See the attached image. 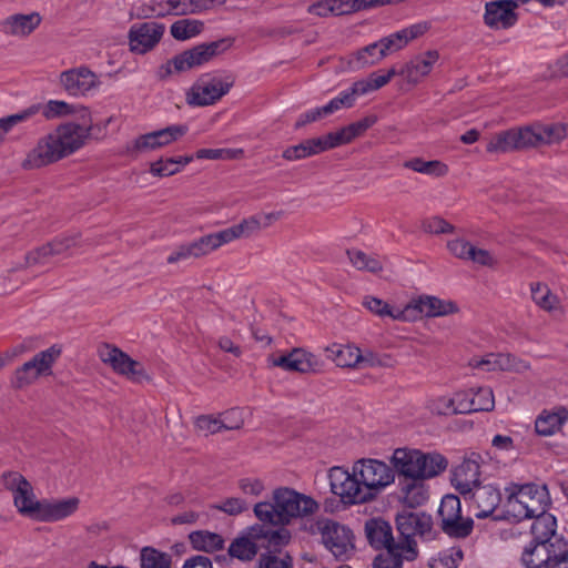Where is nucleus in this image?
<instances>
[{
  "label": "nucleus",
  "mask_w": 568,
  "mask_h": 568,
  "mask_svg": "<svg viewBox=\"0 0 568 568\" xmlns=\"http://www.w3.org/2000/svg\"><path fill=\"white\" fill-rule=\"evenodd\" d=\"M98 354L100 359L105 365H109L116 374L135 383L149 379L144 366L140 362L131 358L120 348L110 344H103L99 347Z\"/></svg>",
  "instance_id": "2eb2a0df"
},
{
  "label": "nucleus",
  "mask_w": 568,
  "mask_h": 568,
  "mask_svg": "<svg viewBox=\"0 0 568 568\" xmlns=\"http://www.w3.org/2000/svg\"><path fill=\"white\" fill-rule=\"evenodd\" d=\"M1 484L11 494L18 514L33 520L41 499L37 497L31 483L18 471H6L1 476Z\"/></svg>",
  "instance_id": "6e6552de"
},
{
  "label": "nucleus",
  "mask_w": 568,
  "mask_h": 568,
  "mask_svg": "<svg viewBox=\"0 0 568 568\" xmlns=\"http://www.w3.org/2000/svg\"><path fill=\"white\" fill-rule=\"evenodd\" d=\"M189 131L185 124H172L166 128L155 130L139 135L133 141V150L140 153H146L166 148L182 139Z\"/></svg>",
  "instance_id": "aec40b11"
},
{
  "label": "nucleus",
  "mask_w": 568,
  "mask_h": 568,
  "mask_svg": "<svg viewBox=\"0 0 568 568\" xmlns=\"http://www.w3.org/2000/svg\"><path fill=\"white\" fill-rule=\"evenodd\" d=\"M213 508L230 516H236L248 509V503L243 497H229L214 505Z\"/></svg>",
  "instance_id": "774afa93"
},
{
  "label": "nucleus",
  "mask_w": 568,
  "mask_h": 568,
  "mask_svg": "<svg viewBox=\"0 0 568 568\" xmlns=\"http://www.w3.org/2000/svg\"><path fill=\"white\" fill-rule=\"evenodd\" d=\"M562 540V538H556L552 544L528 541L520 554L521 566L524 568H550L556 558L559 541Z\"/></svg>",
  "instance_id": "4be33fe9"
},
{
  "label": "nucleus",
  "mask_w": 568,
  "mask_h": 568,
  "mask_svg": "<svg viewBox=\"0 0 568 568\" xmlns=\"http://www.w3.org/2000/svg\"><path fill=\"white\" fill-rule=\"evenodd\" d=\"M429 29V22L420 21L379 39L385 55L403 50L410 41L426 34Z\"/></svg>",
  "instance_id": "a878e982"
},
{
  "label": "nucleus",
  "mask_w": 568,
  "mask_h": 568,
  "mask_svg": "<svg viewBox=\"0 0 568 568\" xmlns=\"http://www.w3.org/2000/svg\"><path fill=\"white\" fill-rule=\"evenodd\" d=\"M58 83L65 94L72 98L93 97L102 85L100 75L87 65L62 71L58 77Z\"/></svg>",
  "instance_id": "9d476101"
},
{
  "label": "nucleus",
  "mask_w": 568,
  "mask_h": 568,
  "mask_svg": "<svg viewBox=\"0 0 568 568\" xmlns=\"http://www.w3.org/2000/svg\"><path fill=\"white\" fill-rule=\"evenodd\" d=\"M258 532H262V529L252 528L247 535L234 539L229 547L231 557L243 561L253 559L258 550L255 542V538L260 537Z\"/></svg>",
  "instance_id": "79ce46f5"
},
{
  "label": "nucleus",
  "mask_w": 568,
  "mask_h": 568,
  "mask_svg": "<svg viewBox=\"0 0 568 568\" xmlns=\"http://www.w3.org/2000/svg\"><path fill=\"white\" fill-rule=\"evenodd\" d=\"M236 486L245 499L258 498L264 494L266 489L264 480L254 476L240 478L236 483Z\"/></svg>",
  "instance_id": "bf43d9fd"
},
{
  "label": "nucleus",
  "mask_w": 568,
  "mask_h": 568,
  "mask_svg": "<svg viewBox=\"0 0 568 568\" xmlns=\"http://www.w3.org/2000/svg\"><path fill=\"white\" fill-rule=\"evenodd\" d=\"M481 462L479 454L471 453L452 471L450 483L464 498H467L471 490L481 484Z\"/></svg>",
  "instance_id": "6ab92c4d"
},
{
  "label": "nucleus",
  "mask_w": 568,
  "mask_h": 568,
  "mask_svg": "<svg viewBox=\"0 0 568 568\" xmlns=\"http://www.w3.org/2000/svg\"><path fill=\"white\" fill-rule=\"evenodd\" d=\"M568 419V412L560 407L556 410H544L535 422L536 433L540 436L556 434Z\"/></svg>",
  "instance_id": "58836bf2"
},
{
  "label": "nucleus",
  "mask_w": 568,
  "mask_h": 568,
  "mask_svg": "<svg viewBox=\"0 0 568 568\" xmlns=\"http://www.w3.org/2000/svg\"><path fill=\"white\" fill-rule=\"evenodd\" d=\"M98 354L100 359L105 365H109L116 374L135 383L149 379L144 366L140 362L131 358L120 348L110 344H103L99 347Z\"/></svg>",
  "instance_id": "4468645a"
},
{
  "label": "nucleus",
  "mask_w": 568,
  "mask_h": 568,
  "mask_svg": "<svg viewBox=\"0 0 568 568\" xmlns=\"http://www.w3.org/2000/svg\"><path fill=\"white\" fill-rule=\"evenodd\" d=\"M357 97L358 95L355 92L354 87L352 85L349 89L342 91L337 97H335L327 104H325V111L329 112V114H333L334 112L343 108H351L354 105Z\"/></svg>",
  "instance_id": "338daca9"
},
{
  "label": "nucleus",
  "mask_w": 568,
  "mask_h": 568,
  "mask_svg": "<svg viewBox=\"0 0 568 568\" xmlns=\"http://www.w3.org/2000/svg\"><path fill=\"white\" fill-rule=\"evenodd\" d=\"M377 122L376 115H368L357 122L351 123L336 132H329L333 149L352 142Z\"/></svg>",
  "instance_id": "c9c22d12"
},
{
  "label": "nucleus",
  "mask_w": 568,
  "mask_h": 568,
  "mask_svg": "<svg viewBox=\"0 0 568 568\" xmlns=\"http://www.w3.org/2000/svg\"><path fill=\"white\" fill-rule=\"evenodd\" d=\"M40 112L39 105H30L17 113L0 118V145H2L8 134L20 123L30 120Z\"/></svg>",
  "instance_id": "de8ad7c7"
},
{
  "label": "nucleus",
  "mask_w": 568,
  "mask_h": 568,
  "mask_svg": "<svg viewBox=\"0 0 568 568\" xmlns=\"http://www.w3.org/2000/svg\"><path fill=\"white\" fill-rule=\"evenodd\" d=\"M507 507L518 519L532 518L545 513L551 505V498L546 484L527 483L510 484L505 489Z\"/></svg>",
  "instance_id": "39448f33"
},
{
  "label": "nucleus",
  "mask_w": 568,
  "mask_h": 568,
  "mask_svg": "<svg viewBox=\"0 0 568 568\" xmlns=\"http://www.w3.org/2000/svg\"><path fill=\"white\" fill-rule=\"evenodd\" d=\"M164 33L163 23L155 21L134 23L128 32L129 49L132 53L145 54L161 42Z\"/></svg>",
  "instance_id": "f3484780"
},
{
  "label": "nucleus",
  "mask_w": 568,
  "mask_h": 568,
  "mask_svg": "<svg viewBox=\"0 0 568 568\" xmlns=\"http://www.w3.org/2000/svg\"><path fill=\"white\" fill-rule=\"evenodd\" d=\"M324 546L338 559H348L354 551L352 530L336 521L322 519L316 523Z\"/></svg>",
  "instance_id": "f8f14e48"
},
{
  "label": "nucleus",
  "mask_w": 568,
  "mask_h": 568,
  "mask_svg": "<svg viewBox=\"0 0 568 568\" xmlns=\"http://www.w3.org/2000/svg\"><path fill=\"white\" fill-rule=\"evenodd\" d=\"M203 22L196 19H181L170 27L171 36L178 41H185L199 36L203 30Z\"/></svg>",
  "instance_id": "3c124183"
},
{
  "label": "nucleus",
  "mask_w": 568,
  "mask_h": 568,
  "mask_svg": "<svg viewBox=\"0 0 568 568\" xmlns=\"http://www.w3.org/2000/svg\"><path fill=\"white\" fill-rule=\"evenodd\" d=\"M267 363L272 367L300 374H318L324 367L320 356L302 347L293 348L287 353L273 354L268 356Z\"/></svg>",
  "instance_id": "ddd939ff"
},
{
  "label": "nucleus",
  "mask_w": 568,
  "mask_h": 568,
  "mask_svg": "<svg viewBox=\"0 0 568 568\" xmlns=\"http://www.w3.org/2000/svg\"><path fill=\"white\" fill-rule=\"evenodd\" d=\"M535 520L531 524L530 531L532 535V541L552 544V541L557 538L556 529H557V520L556 517L547 510L541 514H537L534 516Z\"/></svg>",
  "instance_id": "a19ab883"
},
{
  "label": "nucleus",
  "mask_w": 568,
  "mask_h": 568,
  "mask_svg": "<svg viewBox=\"0 0 568 568\" xmlns=\"http://www.w3.org/2000/svg\"><path fill=\"white\" fill-rule=\"evenodd\" d=\"M406 169L416 173L425 174L433 178H443L448 174V165L439 160L425 161L422 158H413L404 163Z\"/></svg>",
  "instance_id": "49530a36"
},
{
  "label": "nucleus",
  "mask_w": 568,
  "mask_h": 568,
  "mask_svg": "<svg viewBox=\"0 0 568 568\" xmlns=\"http://www.w3.org/2000/svg\"><path fill=\"white\" fill-rule=\"evenodd\" d=\"M222 430L240 429L245 423V410L242 408H232L220 416Z\"/></svg>",
  "instance_id": "69168bd1"
},
{
  "label": "nucleus",
  "mask_w": 568,
  "mask_h": 568,
  "mask_svg": "<svg viewBox=\"0 0 568 568\" xmlns=\"http://www.w3.org/2000/svg\"><path fill=\"white\" fill-rule=\"evenodd\" d=\"M516 130L519 149L537 146L542 144L539 123L523 128H516Z\"/></svg>",
  "instance_id": "680f3d73"
},
{
  "label": "nucleus",
  "mask_w": 568,
  "mask_h": 568,
  "mask_svg": "<svg viewBox=\"0 0 568 568\" xmlns=\"http://www.w3.org/2000/svg\"><path fill=\"white\" fill-rule=\"evenodd\" d=\"M40 106L42 115L47 120H53L62 116H68L74 113H80V118L83 120L82 123H92L90 111L82 105H74L63 100H49L43 106Z\"/></svg>",
  "instance_id": "f704fd0d"
},
{
  "label": "nucleus",
  "mask_w": 568,
  "mask_h": 568,
  "mask_svg": "<svg viewBox=\"0 0 568 568\" xmlns=\"http://www.w3.org/2000/svg\"><path fill=\"white\" fill-rule=\"evenodd\" d=\"M542 144L560 142L568 136V123L540 124Z\"/></svg>",
  "instance_id": "0e129e2a"
},
{
  "label": "nucleus",
  "mask_w": 568,
  "mask_h": 568,
  "mask_svg": "<svg viewBox=\"0 0 568 568\" xmlns=\"http://www.w3.org/2000/svg\"><path fill=\"white\" fill-rule=\"evenodd\" d=\"M517 2L514 0H494L485 3L483 21L491 30H506L518 20Z\"/></svg>",
  "instance_id": "412c9836"
},
{
  "label": "nucleus",
  "mask_w": 568,
  "mask_h": 568,
  "mask_svg": "<svg viewBox=\"0 0 568 568\" xmlns=\"http://www.w3.org/2000/svg\"><path fill=\"white\" fill-rule=\"evenodd\" d=\"M72 240L57 239L45 245L30 251L26 255L24 266L32 267L47 264L53 255L62 254L71 247Z\"/></svg>",
  "instance_id": "473e14b6"
},
{
  "label": "nucleus",
  "mask_w": 568,
  "mask_h": 568,
  "mask_svg": "<svg viewBox=\"0 0 568 568\" xmlns=\"http://www.w3.org/2000/svg\"><path fill=\"white\" fill-rule=\"evenodd\" d=\"M438 516L443 531L450 537L466 538L473 531L474 520L462 515V503L455 495L448 494L442 498Z\"/></svg>",
  "instance_id": "9b49d317"
},
{
  "label": "nucleus",
  "mask_w": 568,
  "mask_h": 568,
  "mask_svg": "<svg viewBox=\"0 0 568 568\" xmlns=\"http://www.w3.org/2000/svg\"><path fill=\"white\" fill-rule=\"evenodd\" d=\"M100 124L78 123L74 121L59 124L40 136L21 162L24 170L47 168L80 150Z\"/></svg>",
  "instance_id": "f03ea898"
},
{
  "label": "nucleus",
  "mask_w": 568,
  "mask_h": 568,
  "mask_svg": "<svg viewBox=\"0 0 568 568\" xmlns=\"http://www.w3.org/2000/svg\"><path fill=\"white\" fill-rule=\"evenodd\" d=\"M347 256L351 264L359 271L377 273L382 270V264L377 258L369 256L359 250H348Z\"/></svg>",
  "instance_id": "13d9d810"
},
{
  "label": "nucleus",
  "mask_w": 568,
  "mask_h": 568,
  "mask_svg": "<svg viewBox=\"0 0 568 568\" xmlns=\"http://www.w3.org/2000/svg\"><path fill=\"white\" fill-rule=\"evenodd\" d=\"M386 58L379 40L353 53L348 60L352 70L375 65Z\"/></svg>",
  "instance_id": "37998d69"
},
{
  "label": "nucleus",
  "mask_w": 568,
  "mask_h": 568,
  "mask_svg": "<svg viewBox=\"0 0 568 568\" xmlns=\"http://www.w3.org/2000/svg\"><path fill=\"white\" fill-rule=\"evenodd\" d=\"M327 358L343 368H357L359 361V347L353 344H332L326 347Z\"/></svg>",
  "instance_id": "ea45409f"
},
{
  "label": "nucleus",
  "mask_w": 568,
  "mask_h": 568,
  "mask_svg": "<svg viewBox=\"0 0 568 568\" xmlns=\"http://www.w3.org/2000/svg\"><path fill=\"white\" fill-rule=\"evenodd\" d=\"M317 509L318 504L312 497L281 487L273 491V503H257L254 506V514L264 524L284 526L294 518L313 515Z\"/></svg>",
  "instance_id": "7ed1b4c3"
},
{
  "label": "nucleus",
  "mask_w": 568,
  "mask_h": 568,
  "mask_svg": "<svg viewBox=\"0 0 568 568\" xmlns=\"http://www.w3.org/2000/svg\"><path fill=\"white\" fill-rule=\"evenodd\" d=\"M463 560V551L459 547H452L439 552L429 561L430 568H457Z\"/></svg>",
  "instance_id": "052dcab7"
},
{
  "label": "nucleus",
  "mask_w": 568,
  "mask_h": 568,
  "mask_svg": "<svg viewBox=\"0 0 568 568\" xmlns=\"http://www.w3.org/2000/svg\"><path fill=\"white\" fill-rule=\"evenodd\" d=\"M363 306L374 315L381 318H390L393 321L407 322V311L405 305H390L387 302L374 297L365 296L362 302Z\"/></svg>",
  "instance_id": "e433bc0d"
},
{
  "label": "nucleus",
  "mask_w": 568,
  "mask_h": 568,
  "mask_svg": "<svg viewBox=\"0 0 568 568\" xmlns=\"http://www.w3.org/2000/svg\"><path fill=\"white\" fill-rule=\"evenodd\" d=\"M430 478H403L399 479L398 490L404 505L415 508L428 500V488L425 480Z\"/></svg>",
  "instance_id": "2f4dec72"
},
{
  "label": "nucleus",
  "mask_w": 568,
  "mask_h": 568,
  "mask_svg": "<svg viewBox=\"0 0 568 568\" xmlns=\"http://www.w3.org/2000/svg\"><path fill=\"white\" fill-rule=\"evenodd\" d=\"M80 499L68 497L61 499H41L33 520L40 523H55L71 517L79 509Z\"/></svg>",
  "instance_id": "5701e85b"
},
{
  "label": "nucleus",
  "mask_w": 568,
  "mask_h": 568,
  "mask_svg": "<svg viewBox=\"0 0 568 568\" xmlns=\"http://www.w3.org/2000/svg\"><path fill=\"white\" fill-rule=\"evenodd\" d=\"M331 149H333V145L327 133L322 136L306 139L296 145L287 146L283 151L282 156L287 161H298Z\"/></svg>",
  "instance_id": "c85d7f7f"
},
{
  "label": "nucleus",
  "mask_w": 568,
  "mask_h": 568,
  "mask_svg": "<svg viewBox=\"0 0 568 568\" xmlns=\"http://www.w3.org/2000/svg\"><path fill=\"white\" fill-rule=\"evenodd\" d=\"M439 59L440 54L435 49L416 54L397 70L398 77L403 79L404 85L415 88L432 73Z\"/></svg>",
  "instance_id": "a211bd4d"
},
{
  "label": "nucleus",
  "mask_w": 568,
  "mask_h": 568,
  "mask_svg": "<svg viewBox=\"0 0 568 568\" xmlns=\"http://www.w3.org/2000/svg\"><path fill=\"white\" fill-rule=\"evenodd\" d=\"M367 538L371 545L377 549L400 547V542H395L392 536V527L383 519H372L365 526Z\"/></svg>",
  "instance_id": "72a5a7b5"
},
{
  "label": "nucleus",
  "mask_w": 568,
  "mask_h": 568,
  "mask_svg": "<svg viewBox=\"0 0 568 568\" xmlns=\"http://www.w3.org/2000/svg\"><path fill=\"white\" fill-rule=\"evenodd\" d=\"M469 414L479 412H491L495 408V395L490 387L469 388Z\"/></svg>",
  "instance_id": "09e8293b"
},
{
  "label": "nucleus",
  "mask_w": 568,
  "mask_h": 568,
  "mask_svg": "<svg viewBox=\"0 0 568 568\" xmlns=\"http://www.w3.org/2000/svg\"><path fill=\"white\" fill-rule=\"evenodd\" d=\"M470 366L486 372L507 371L519 374L530 369L529 362L513 354H489L480 359L473 358Z\"/></svg>",
  "instance_id": "393cba45"
},
{
  "label": "nucleus",
  "mask_w": 568,
  "mask_h": 568,
  "mask_svg": "<svg viewBox=\"0 0 568 568\" xmlns=\"http://www.w3.org/2000/svg\"><path fill=\"white\" fill-rule=\"evenodd\" d=\"M243 155L241 149H200L195 152L193 159L197 160H232L240 159Z\"/></svg>",
  "instance_id": "e2e57ef3"
},
{
  "label": "nucleus",
  "mask_w": 568,
  "mask_h": 568,
  "mask_svg": "<svg viewBox=\"0 0 568 568\" xmlns=\"http://www.w3.org/2000/svg\"><path fill=\"white\" fill-rule=\"evenodd\" d=\"M171 555L152 547H144L140 552V568H171Z\"/></svg>",
  "instance_id": "5fc2aeb1"
},
{
  "label": "nucleus",
  "mask_w": 568,
  "mask_h": 568,
  "mask_svg": "<svg viewBox=\"0 0 568 568\" xmlns=\"http://www.w3.org/2000/svg\"><path fill=\"white\" fill-rule=\"evenodd\" d=\"M532 301L544 311L554 312L560 308V298L545 284L531 285Z\"/></svg>",
  "instance_id": "603ef678"
},
{
  "label": "nucleus",
  "mask_w": 568,
  "mask_h": 568,
  "mask_svg": "<svg viewBox=\"0 0 568 568\" xmlns=\"http://www.w3.org/2000/svg\"><path fill=\"white\" fill-rule=\"evenodd\" d=\"M416 557V550L408 544H402L400 547H392L379 554L373 568H402V559L413 560Z\"/></svg>",
  "instance_id": "4c0bfd02"
},
{
  "label": "nucleus",
  "mask_w": 568,
  "mask_h": 568,
  "mask_svg": "<svg viewBox=\"0 0 568 568\" xmlns=\"http://www.w3.org/2000/svg\"><path fill=\"white\" fill-rule=\"evenodd\" d=\"M452 404L449 394L430 395L425 400V408L433 416H453Z\"/></svg>",
  "instance_id": "4d7b16f0"
},
{
  "label": "nucleus",
  "mask_w": 568,
  "mask_h": 568,
  "mask_svg": "<svg viewBox=\"0 0 568 568\" xmlns=\"http://www.w3.org/2000/svg\"><path fill=\"white\" fill-rule=\"evenodd\" d=\"M407 322L416 321L419 317H444L457 314L458 304L448 298H439L434 295H420L412 298L406 304Z\"/></svg>",
  "instance_id": "dca6fc26"
},
{
  "label": "nucleus",
  "mask_w": 568,
  "mask_h": 568,
  "mask_svg": "<svg viewBox=\"0 0 568 568\" xmlns=\"http://www.w3.org/2000/svg\"><path fill=\"white\" fill-rule=\"evenodd\" d=\"M193 161L192 155L160 158L150 163L149 172L155 178H168L181 172Z\"/></svg>",
  "instance_id": "c03bdc74"
},
{
  "label": "nucleus",
  "mask_w": 568,
  "mask_h": 568,
  "mask_svg": "<svg viewBox=\"0 0 568 568\" xmlns=\"http://www.w3.org/2000/svg\"><path fill=\"white\" fill-rule=\"evenodd\" d=\"M42 17L39 12L13 13L0 22V30L3 34L17 39H27L41 24Z\"/></svg>",
  "instance_id": "b1692460"
},
{
  "label": "nucleus",
  "mask_w": 568,
  "mask_h": 568,
  "mask_svg": "<svg viewBox=\"0 0 568 568\" xmlns=\"http://www.w3.org/2000/svg\"><path fill=\"white\" fill-rule=\"evenodd\" d=\"M232 85L229 77L203 74L186 91L185 101L193 108L213 105L229 93Z\"/></svg>",
  "instance_id": "423d86ee"
},
{
  "label": "nucleus",
  "mask_w": 568,
  "mask_h": 568,
  "mask_svg": "<svg viewBox=\"0 0 568 568\" xmlns=\"http://www.w3.org/2000/svg\"><path fill=\"white\" fill-rule=\"evenodd\" d=\"M395 365V359L386 353H377L371 349L362 351L359 348V361L357 368H390Z\"/></svg>",
  "instance_id": "864d4df0"
},
{
  "label": "nucleus",
  "mask_w": 568,
  "mask_h": 568,
  "mask_svg": "<svg viewBox=\"0 0 568 568\" xmlns=\"http://www.w3.org/2000/svg\"><path fill=\"white\" fill-rule=\"evenodd\" d=\"M282 212H261L243 219L237 224L232 225V230L236 240L243 237H250L251 235L260 232L263 229H267L277 222L282 217Z\"/></svg>",
  "instance_id": "c756f323"
},
{
  "label": "nucleus",
  "mask_w": 568,
  "mask_h": 568,
  "mask_svg": "<svg viewBox=\"0 0 568 568\" xmlns=\"http://www.w3.org/2000/svg\"><path fill=\"white\" fill-rule=\"evenodd\" d=\"M489 153H507L519 150L516 128L493 135L486 148Z\"/></svg>",
  "instance_id": "8fccbe9b"
},
{
  "label": "nucleus",
  "mask_w": 568,
  "mask_h": 568,
  "mask_svg": "<svg viewBox=\"0 0 568 568\" xmlns=\"http://www.w3.org/2000/svg\"><path fill=\"white\" fill-rule=\"evenodd\" d=\"M193 549L204 552H214L224 548V539L221 535L209 530L193 531L189 536Z\"/></svg>",
  "instance_id": "a18cd8bd"
},
{
  "label": "nucleus",
  "mask_w": 568,
  "mask_h": 568,
  "mask_svg": "<svg viewBox=\"0 0 568 568\" xmlns=\"http://www.w3.org/2000/svg\"><path fill=\"white\" fill-rule=\"evenodd\" d=\"M327 477L331 491L345 505L372 503L395 483L389 464L372 457L353 462L351 469L333 466Z\"/></svg>",
  "instance_id": "f257e3e1"
},
{
  "label": "nucleus",
  "mask_w": 568,
  "mask_h": 568,
  "mask_svg": "<svg viewBox=\"0 0 568 568\" xmlns=\"http://www.w3.org/2000/svg\"><path fill=\"white\" fill-rule=\"evenodd\" d=\"M397 529L404 537L400 544H410L415 549V542L412 539L415 536H425L432 529V518L424 513H403L396 518Z\"/></svg>",
  "instance_id": "cd10ccee"
},
{
  "label": "nucleus",
  "mask_w": 568,
  "mask_h": 568,
  "mask_svg": "<svg viewBox=\"0 0 568 568\" xmlns=\"http://www.w3.org/2000/svg\"><path fill=\"white\" fill-rule=\"evenodd\" d=\"M61 352L62 349L59 345H52L36 354L30 361L16 369L11 381L12 386L21 389L32 385L40 377L50 376Z\"/></svg>",
  "instance_id": "1a4fd4ad"
},
{
  "label": "nucleus",
  "mask_w": 568,
  "mask_h": 568,
  "mask_svg": "<svg viewBox=\"0 0 568 568\" xmlns=\"http://www.w3.org/2000/svg\"><path fill=\"white\" fill-rule=\"evenodd\" d=\"M465 499L470 501V507L475 509L477 518H486L498 507L501 496L495 485L480 484Z\"/></svg>",
  "instance_id": "bb28decb"
},
{
  "label": "nucleus",
  "mask_w": 568,
  "mask_h": 568,
  "mask_svg": "<svg viewBox=\"0 0 568 568\" xmlns=\"http://www.w3.org/2000/svg\"><path fill=\"white\" fill-rule=\"evenodd\" d=\"M219 48V42H212L183 51L161 64L156 74L160 79L166 80L172 75L201 67L217 53Z\"/></svg>",
  "instance_id": "0eeeda50"
},
{
  "label": "nucleus",
  "mask_w": 568,
  "mask_h": 568,
  "mask_svg": "<svg viewBox=\"0 0 568 568\" xmlns=\"http://www.w3.org/2000/svg\"><path fill=\"white\" fill-rule=\"evenodd\" d=\"M389 466L400 479L436 478L447 469L448 459L438 452L398 447L389 457Z\"/></svg>",
  "instance_id": "20e7f679"
},
{
  "label": "nucleus",
  "mask_w": 568,
  "mask_h": 568,
  "mask_svg": "<svg viewBox=\"0 0 568 568\" xmlns=\"http://www.w3.org/2000/svg\"><path fill=\"white\" fill-rule=\"evenodd\" d=\"M233 241H236V237L234 235L232 226H230L219 232L201 236L190 242V244L193 251L194 258H199L209 255L210 253L214 252L221 246L229 244Z\"/></svg>",
  "instance_id": "7c9ffc66"
},
{
  "label": "nucleus",
  "mask_w": 568,
  "mask_h": 568,
  "mask_svg": "<svg viewBox=\"0 0 568 568\" xmlns=\"http://www.w3.org/2000/svg\"><path fill=\"white\" fill-rule=\"evenodd\" d=\"M138 18L152 19V18H166L171 16L169 0H148L136 8Z\"/></svg>",
  "instance_id": "6e6d98bb"
}]
</instances>
